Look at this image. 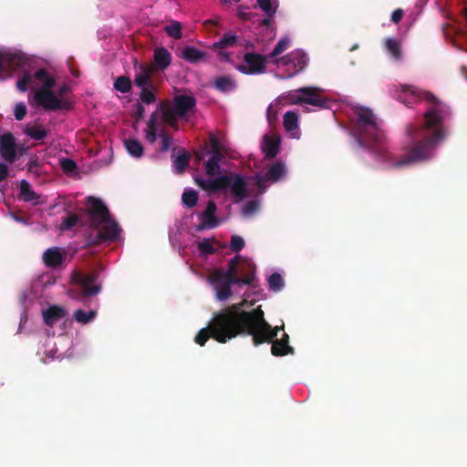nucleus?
Returning <instances> with one entry per match:
<instances>
[{
	"label": "nucleus",
	"mask_w": 467,
	"mask_h": 467,
	"mask_svg": "<svg viewBox=\"0 0 467 467\" xmlns=\"http://www.w3.org/2000/svg\"><path fill=\"white\" fill-rule=\"evenodd\" d=\"M136 71L134 74L133 83L134 86L140 88V101L146 105H150L156 102L157 86L152 80L154 72V66L140 64L135 66Z\"/></svg>",
	"instance_id": "obj_7"
},
{
	"label": "nucleus",
	"mask_w": 467,
	"mask_h": 467,
	"mask_svg": "<svg viewBox=\"0 0 467 467\" xmlns=\"http://www.w3.org/2000/svg\"><path fill=\"white\" fill-rule=\"evenodd\" d=\"M260 8L266 16H274L276 13V5H273L271 0H256Z\"/></svg>",
	"instance_id": "obj_43"
},
{
	"label": "nucleus",
	"mask_w": 467,
	"mask_h": 467,
	"mask_svg": "<svg viewBox=\"0 0 467 467\" xmlns=\"http://www.w3.org/2000/svg\"><path fill=\"white\" fill-rule=\"evenodd\" d=\"M394 98L407 107L426 100L431 107L423 114L422 123H411L406 127L408 142L403 146V155H392L385 147L382 121L375 113L364 107H357L355 134L358 144L368 148L394 169H402L431 158L437 145L445 138L443 121L450 109L433 94L416 87L402 85L390 89Z\"/></svg>",
	"instance_id": "obj_1"
},
{
	"label": "nucleus",
	"mask_w": 467,
	"mask_h": 467,
	"mask_svg": "<svg viewBox=\"0 0 467 467\" xmlns=\"http://www.w3.org/2000/svg\"><path fill=\"white\" fill-rule=\"evenodd\" d=\"M72 282L79 286L80 295L85 297L97 296L102 289L98 273L74 272Z\"/></svg>",
	"instance_id": "obj_9"
},
{
	"label": "nucleus",
	"mask_w": 467,
	"mask_h": 467,
	"mask_svg": "<svg viewBox=\"0 0 467 467\" xmlns=\"http://www.w3.org/2000/svg\"><path fill=\"white\" fill-rule=\"evenodd\" d=\"M78 220L79 219L77 214H71L63 219L60 224V229L62 231L70 230L78 223Z\"/></svg>",
	"instance_id": "obj_44"
},
{
	"label": "nucleus",
	"mask_w": 467,
	"mask_h": 467,
	"mask_svg": "<svg viewBox=\"0 0 467 467\" xmlns=\"http://www.w3.org/2000/svg\"><path fill=\"white\" fill-rule=\"evenodd\" d=\"M403 17V11L402 9H396L392 15H390V21L394 22V23H399L401 21Z\"/></svg>",
	"instance_id": "obj_53"
},
{
	"label": "nucleus",
	"mask_w": 467,
	"mask_h": 467,
	"mask_svg": "<svg viewBox=\"0 0 467 467\" xmlns=\"http://www.w3.org/2000/svg\"><path fill=\"white\" fill-rule=\"evenodd\" d=\"M211 148H212V156L223 157L220 150V144L218 139L213 135L211 137Z\"/></svg>",
	"instance_id": "obj_51"
},
{
	"label": "nucleus",
	"mask_w": 467,
	"mask_h": 467,
	"mask_svg": "<svg viewBox=\"0 0 467 467\" xmlns=\"http://www.w3.org/2000/svg\"><path fill=\"white\" fill-rule=\"evenodd\" d=\"M14 59L11 55L0 54V79H5L12 75Z\"/></svg>",
	"instance_id": "obj_24"
},
{
	"label": "nucleus",
	"mask_w": 467,
	"mask_h": 467,
	"mask_svg": "<svg viewBox=\"0 0 467 467\" xmlns=\"http://www.w3.org/2000/svg\"><path fill=\"white\" fill-rule=\"evenodd\" d=\"M198 249L202 254H213L216 252L214 246L207 239H203L202 242L198 243Z\"/></svg>",
	"instance_id": "obj_46"
},
{
	"label": "nucleus",
	"mask_w": 467,
	"mask_h": 467,
	"mask_svg": "<svg viewBox=\"0 0 467 467\" xmlns=\"http://www.w3.org/2000/svg\"><path fill=\"white\" fill-rule=\"evenodd\" d=\"M284 127L286 131H293L297 127V115L295 111H286L284 115Z\"/></svg>",
	"instance_id": "obj_36"
},
{
	"label": "nucleus",
	"mask_w": 467,
	"mask_h": 467,
	"mask_svg": "<svg viewBox=\"0 0 467 467\" xmlns=\"http://www.w3.org/2000/svg\"><path fill=\"white\" fill-rule=\"evenodd\" d=\"M180 57L189 63L196 64L200 61L207 59L209 57V54L207 52L197 49L195 47L186 46L182 48Z\"/></svg>",
	"instance_id": "obj_18"
},
{
	"label": "nucleus",
	"mask_w": 467,
	"mask_h": 467,
	"mask_svg": "<svg viewBox=\"0 0 467 467\" xmlns=\"http://www.w3.org/2000/svg\"><path fill=\"white\" fill-rule=\"evenodd\" d=\"M25 132L32 139L36 140H43L47 136V134H48L47 132V130H44L38 126L27 127L25 130Z\"/></svg>",
	"instance_id": "obj_40"
},
{
	"label": "nucleus",
	"mask_w": 467,
	"mask_h": 467,
	"mask_svg": "<svg viewBox=\"0 0 467 467\" xmlns=\"http://www.w3.org/2000/svg\"><path fill=\"white\" fill-rule=\"evenodd\" d=\"M239 16H240V18L244 19V20L248 19L247 14L244 13V12H239Z\"/></svg>",
	"instance_id": "obj_59"
},
{
	"label": "nucleus",
	"mask_w": 467,
	"mask_h": 467,
	"mask_svg": "<svg viewBox=\"0 0 467 467\" xmlns=\"http://www.w3.org/2000/svg\"><path fill=\"white\" fill-rule=\"evenodd\" d=\"M223 157L218 156H211L209 160L206 161V174L209 176H215L220 172V161Z\"/></svg>",
	"instance_id": "obj_34"
},
{
	"label": "nucleus",
	"mask_w": 467,
	"mask_h": 467,
	"mask_svg": "<svg viewBox=\"0 0 467 467\" xmlns=\"http://www.w3.org/2000/svg\"><path fill=\"white\" fill-rule=\"evenodd\" d=\"M60 166L66 173H72L77 169V163L70 158H62L60 160Z\"/></svg>",
	"instance_id": "obj_45"
},
{
	"label": "nucleus",
	"mask_w": 467,
	"mask_h": 467,
	"mask_svg": "<svg viewBox=\"0 0 467 467\" xmlns=\"http://www.w3.org/2000/svg\"><path fill=\"white\" fill-rule=\"evenodd\" d=\"M27 113V109L25 103L19 102L15 106L14 115L16 120H22Z\"/></svg>",
	"instance_id": "obj_48"
},
{
	"label": "nucleus",
	"mask_w": 467,
	"mask_h": 467,
	"mask_svg": "<svg viewBox=\"0 0 467 467\" xmlns=\"http://www.w3.org/2000/svg\"><path fill=\"white\" fill-rule=\"evenodd\" d=\"M196 105L194 97L189 95H176L172 99V103H162L161 110L162 111V119L164 122L178 130L179 119L186 118L187 114L192 112Z\"/></svg>",
	"instance_id": "obj_6"
},
{
	"label": "nucleus",
	"mask_w": 467,
	"mask_h": 467,
	"mask_svg": "<svg viewBox=\"0 0 467 467\" xmlns=\"http://www.w3.org/2000/svg\"><path fill=\"white\" fill-rule=\"evenodd\" d=\"M267 181L265 178V175L263 177V175H255V184L258 187V189L264 192L265 191V182Z\"/></svg>",
	"instance_id": "obj_52"
},
{
	"label": "nucleus",
	"mask_w": 467,
	"mask_h": 467,
	"mask_svg": "<svg viewBox=\"0 0 467 467\" xmlns=\"http://www.w3.org/2000/svg\"><path fill=\"white\" fill-rule=\"evenodd\" d=\"M96 316H97L96 310L84 311V310H80V308H78L77 311H75L74 315H73L75 320L78 323H80L82 325L88 324V322L93 320L96 317Z\"/></svg>",
	"instance_id": "obj_31"
},
{
	"label": "nucleus",
	"mask_w": 467,
	"mask_h": 467,
	"mask_svg": "<svg viewBox=\"0 0 467 467\" xmlns=\"http://www.w3.org/2000/svg\"><path fill=\"white\" fill-rule=\"evenodd\" d=\"M87 213L89 224L95 229H99L95 241L91 244H101L106 241H113L120 231L116 220L110 217L109 211L102 200L98 197H87Z\"/></svg>",
	"instance_id": "obj_4"
},
{
	"label": "nucleus",
	"mask_w": 467,
	"mask_h": 467,
	"mask_svg": "<svg viewBox=\"0 0 467 467\" xmlns=\"http://www.w3.org/2000/svg\"><path fill=\"white\" fill-rule=\"evenodd\" d=\"M191 155L190 153L182 152L175 157L173 160V170L177 174H181L185 171L190 164Z\"/></svg>",
	"instance_id": "obj_29"
},
{
	"label": "nucleus",
	"mask_w": 467,
	"mask_h": 467,
	"mask_svg": "<svg viewBox=\"0 0 467 467\" xmlns=\"http://www.w3.org/2000/svg\"><path fill=\"white\" fill-rule=\"evenodd\" d=\"M15 220L16 222H25L22 218L18 217V216H14Z\"/></svg>",
	"instance_id": "obj_60"
},
{
	"label": "nucleus",
	"mask_w": 467,
	"mask_h": 467,
	"mask_svg": "<svg viewBox=\"0 0 467 467\" xmlns=\"http://www.w3.org/2000/svg\"><path fill=\"white\" fill-rule=\"evenodd\" d=\"M269 343L272 344L271 346V354L279 357V356H285V355H293L294 349L289 345H286L285 343L278 340V338H273L272 341Z\"/></svg>",
	"instance_id": "obj_28"
},
{
	"label": "nucleus",
	"mask_w": 467,
	"mask_h": 467,
	"mask_svg": "<svg viewBox=\"0 0 467 467\" xmlns=\"http://www.w3.org/2000/svg\"><path fill=\"white\" fill-rule=\"evenodd\" d=\"M127 152L130 156L140 158L144 154V147L140 141L136 139H127L124 141Z\"/></svg>",
	"instance_id": "obj_27"
},
{
	"label": "nucleus",
	"mask_w": 467,
	"mask_h": 467,
	"mask_svg": "<svg viewBox=\"0 0 467 467\" xmlns=\"http://www.w3.org/2000/svg\"><path fill=\"white\" fill-rule=\"evenodd\" d=\"M213 86L221 92H227L236 88V82L231 76H221L215 78Z\"/></svg>",
	"instance_id": "obj_26"
},
{
	"label": "nucleus",
	"mask_w": 467,
	"mask_h": 467,
	"mask_svg": "<svg viewBox=\"0 0 467 467\" xmlns=\"http://www.w3.org/2000/svg\"><path fill=\"white\" fill-rule=\"evenodd\" d=\"M267 282L269 289L273 291H280L285 286L284 279L282 275L277 272L270 275Z\"/></svg>",
	"instance_id": "obj_35"
},
{
	"label": "nucleus",
	"mask_w": 467,
	"mask_h": 467,
	"mask_svg": "<svg viewBox=\"0 0 467 467\" xmlns=\"http://www.w3.org/2000/svg\"><path fill=\"white\" fill-rule=\"evenodd\" d=\"M290 40L287 36L282 37L277 45L274 47L273 50L269 53L267 57L275 58L277 56L282 54L289 47Z\"/></svg>",
	"instance_id": "obj_37"
},
{
	"label": "nucleus",
	"mask_w": 467,
	"mask_h": 467,
	"mask_svg": "<svg viewBox=\"0 0 467 467\" xmlns=\"http://www.w3.org/2000/svg\"><path fill=\"white\" fill-rule=\"evenodd\" d=\"M245 302L244 300L214 314L210 325L196 334L195 343L203 347L210 337L219 343H226L239 335L247 334L252 337L254 346H259L272 341L278 332L284 330V325L272 327L266 322L262 306L249 311L244 310Z\"/></svg>",
	"instance_id": "obj_2"
},
{
	"label": "nucleus",
	"mask_w": 467,
	"mask_h": 467,
	"mask_svg": "<svg viewBox=\"0 0 467 467\" xmlns=\"http://www.w3.org/2000/svg\"><path fill=\"white\" fill-rule=\"evenodd\" d=\"M69 91L70 88L68 86L62 85L57 88L56 96L60 99H64L63 97L67 95Z\"/></svg>",
	"instance_id": "obj_54"
},
{
	"label": "nucleus",
	"mask_w": 467,
	"mask_h": 467,
	"mask_svg": "<svg viewBox=\"0 0 467 467\" xmlns=\"http://www.w3.org/2000/svg\"><path fill=\"white\" fill-rule=\"evenodd\" d=\"M218 57L221 61L230 62L231 61V54L225 51L219 49Z\"/></svg>",
	"instance_id": "obj_55"
},
{
	"label": "nucleus",
	"mask_w": 467,
	"mask_h": 467,
	"mask_svg": "<svg viewBox=\"0 0 467 467\" xmlns=\"http://www.w3.org/2000/svg\"><path fill=\"white\" fill-rule=\"evenodd\" d=\"M237 41V36L234 33H225L221 39L213 45L215 50L223 49L227 47H234Z\"/></svg>",
	"instance_id": "obj_30"
},
{
	"label": "nucleus",
	"mask_w": 467,
	"mask_h": 467,
	"mask_svg": "<svg viewBox=\"0 0 467 467\" xmlns=\"http://www.w3.org/2000/svg\"><path fill=\"white\" fill-rule=\"evenodd\" d=\"M196 183L203 190L211 191L213 192L223 191V187L225 186L226 178L222 177L220 175L219 177H216L214 179L208 178H196Z\"/></svg>",
	"instance_id": "obj_17"
},
{
	"label": "nucleus",
	"mask_w": 467,
	"mask_h": 467,
	"mask_svg": "<svg viewBox=\"0 0 467 467\" xmlns=\"http://www.w3.org/2000/svg\"><path fill=\"white\" fill-rule=\"evenodd\" d=\"M262 150L265 157L269 159L276 157L280 150V139L265 135L264 138Z\"/></svg>",
	"instance_id": "obj_21"
},
{
	"label": "nucleus",
	"mask_w": 467,
	"mask_h": 467,
	"mask_svg": "<svg viewBox=\"0 0 467 467\" xmlns=\"http://www.w3.org/2000/svg\"><path fill=\"white\" fill-rule=\"evenodd\" d=\"M279 340L285 343L286 345H289V336L286 333H284Z\"/></svg>",
	"instance_id": "obj_58"
},
{
	"label": "nucleus",
	"mask_w": 467,
	"mask_h": 467,
	"mask_svg": "<svg viewBox=\"0 0 467 467\" xmlns=\"http://www.w3.org/2000/svg\"><path fill=\"white\" fill-rule=\"evenodd\" d=\"M42 259L46 265L52 268H56L62 265L64 256L61 253L60 248L52 247L48 248L47 251L43 253Z\"/></svg>",
	"instance_id": "obj_19"
},
{
	"label": "nucleus",
	"mask_w": 467,
	"mask_h": 467,
	"mask_svg": "<svg viewBox=\"0 0 467 467\" xmlns=\"http://www.w3.org/2000/svg\"><path fill=\"white\" fill-rule=\"evenodd\" d=\"M26 152V148L23 145H16V154H24Z\"/></svg>",
	"instance_id": "obj_56"
},
{
	"label": "nucleus",
	"mask_w": 467,
	"mask_h": 467,
	"mask_svg": "<svg viewBox=\"0 0 467 467\" xmlns=\"http://www.w3.org/2000/svg\"><path fill=\"white\" fill-rule=\"evenodd\" d=\"M159 127V113L158 111H152L150 119L147 122V128L145 130V139L150 144H153L156 141L157 136L161 139V152H167L172 143V138L165 130L158 131Z\"/></svg>",
	"instance_id": "obj_10"
},
{
	"label": "nucleus",
	"mask_w": 467,
	"mask_h": 467,
	"mask_svg": "<svg viewBox=\"0 0 467 467\" xmlns=\"http://www.w3.org/2000/svg\"><path fill=\"white\" fill-rule=\"evenodd\" d=\"M274 64L284 67L280 78L288 79L306 68L307 66V57L304 52L295 51L281 58H275Z\"/></svg>",
	"instance_id": "obj_8"
},
{
	"label": "nucleus",
	"mask_w": 467,
	"mask_h": 467,
	"mask_svg": "<svg viewBox=\"0 0 467 467\" xmlns=\"http://www.w3.org/2000/svg\"><path fill=\"white\" fill-rule=\"evenodd\" d=\"M131 80L127 76H119L113 83V88L120 91L121 93H128L131 90Z\"/></svg>",
	"instance_id": "obj_33"
},
{
	"label": "nucleus",
	"mask_w": 467,
	"mask_h": 467,
	"mask_svg": "<svg viewBox=\"0 0 467 467\" xmlns=\"http://www.w3.org/2000/svg\"><path fill=\"white\" fill-rule=\"evenodd\" d=\"M66 314L67 312L64 308L57 306H53L43 311L42 317L45 324L49 327H53L59 320H61L66 316Z\"/></svg>",
	"instance_id": "obj_20"
},
{
	"label": "nucleus",
	"mask_w": 467,
	"mask_h": 467,
	"mask_svg": "<svg viewBox=\"0 0 467 467\" xmlns=\"http://www.w3.org/2000/svg\"><path fill=\"white\" fill-rule=\"evenodd\" d=\"M166 34L178 40L182 38V25L179 22L172 21L170 25L165 26Z\"/></svg>",
	"instance_id": "obj_39"
},
{
	"label": "nucleus",
	"mask_w": 467,
	"mask_h": 467,
	"mask_svg": "<svg viewBox=\"0 0 467 467\" xmlns=\"http://www.w3.org/2000/svg\"><path fill=\"white\" fill-rule=\"evenodd\" d=\"M0 156L13 163L16 159V144L13 133L0 135Z\"/></svg>",
	"instance_id": "obj_16"
},
{
	"label": "nucleus",
	"mask_w": 467,
	"mask_h": 467,
	"mask_svg": "<svg viewBox=\"0 0 467 467\" xmlns=\"http://www.w3.org/2000/svg\"><path fill=\"white\" fill-rule=\"evenodd\" d=\"M244 246V239L239 235H233L230 239V249L235 253L240 252Z\"/></svg>",
	"instance_id": "obj_47"
},
{
	"label": "nucleus",
	"mask_w": 467,
	"mask_h": 467,
	"mask_svg": "<svg viewBox=\"0 0 467 467\" xmlns=\"http://www.w3.org/2000/svg\"><path fill=\"white\" fill-rule=\"evenodd\" d=\"M19 198L37 204L39 195L32 190L30 183L24 179L19 182Z\"/></svg>",
	"instance_id": "obj_23"
},
{
	"label": "nucleus",
	"mask_w": 467,
	"mask_h": 467,
	"mask_svg": "<svg viewBox=\"0 0 467 467\" xmlns=\"http://www.w3.org/2000/svg\"><path fill=\"white\" fill-rule=\"evenodd\" d=\"M464 19H465L466 24H467V7L464 8Z\"/></svg>",
	"instance_id": "obj_61"
},
{
	"label": "nucleus",
	"mask_w": 467,
	"mask_h": 467,
	"mask_svg": "<svg viewBox=\"0 0 467 467\" xmlns=\"http://www.w3.org/2000/svg\"><path fill=\"white\" fill-rule=\"evenodd\" d=\"M234 258H238L236 261V274L239 279H249L250 285L253 286L256 281V265L244 259L241 255L237 254Z\"/></svg>",
	"instance_id": "obj_15"
},
{
	"label": "nucleus",
	"mask_w": 467,
	"mask_h": 467,
	"mask_svg": "<svg viewBox=\"0 0 467 467\" xmlns=\"http://www.w3.org/2000/svg\"><path fill=\"white\" fill-rule=\"evenodd\" d=\"M8 175H9V170H8V167L5 163L4 162H0V183L6 180L8 178ZM5 191V186L0 184V192H4Z\"/></svg>",
	"instance_id": "obj_50"
},
{
	"label": "nucleus",
	"mask_w": 467,
	"mask_h": 467,
	"mask_svg": "<svg viewBox=\"0 0 467 467\" xmlns=\"http://www.w3.org/2000/svg\"><path fill=\"white\" fill-rule=\"evenodd\" d=\"M131 116L133 117L135 122H140V120L143 119L145 116V108L142 102L137 101L132 106Z\"/></svg>",
	"instance_id": "obj_41"
},
{
	"label": "nucleus",
	"mask_w": 467,
	"mask_h": 467,
	"mask_svg": "<svg viewBox=\"0 0 467 467\" xmlns=\"http://www.w3.org/2000/svg\"><path fill=\"white\" fill-rule=\"evenodd\" d=\"M273 16H266L265 19L262 21V25L270 26L272 23Z\"/></svg>",
	"instance_id": "obj_57"
},
{
	"label": "nucleus",
	"mask_w": 467,
	"mask_h": 467,
	"mask_svg": "<svg viewBox=\"0 0 467 467\" xmlns=\"http://www.w3.org/2000/svg\"><path fill=\"white\" fill-rule=\"evenodd\" d=\"M385 47H386L387 51L389 52V54H391L395 59H397V60L400 59L401 48H400V44L399 43V41H397L396 39H393V38H388L385 41Z\"/></svg>",
	"instance_id": "obj_32"
},
{
	"label": "nucleus",
	"mask_w": 467,
	"mask_h": 467,
	"mask_svg": "<svg viewBox=\"0 0 467 467\" xmlns=\"http://www.w3.org/2000/svg\"><path fill=\"white\" fill-rule=\"evenodd\" d=\"M259 210V202L256 200L248 201L243 207L242 213L244 217L252 216Z\"/></svg>",
	"instance_id": "obj_42"
},
{
	"label": "nucleus",
	"mask_w": 467,
	"mask_h": 467,
	"mask_svg": "<svg viewBox=\"0 0 467 467\" xmlns=\"http://www.w3.org/2000/svg\"><path fill=\"white\" fill-rule=\"evenodd\" d=\"M266 57L254 52H246L244 55V65H239L236 68L245 75L262 74L266 68Z\"/></svg>",
	"instance_id": "obj_12"
},
{
	"label": "nucleus",
	"mask_w": 467,
	"mask_h": 467,
	"mask_svg": "<svg viewBox=\"0 0 467 467\" xmlns=\"http://www.w3.org/2000/svg\"><path fill=\"white\" fill-rule=\"evenodd\" d=\"M217 206L214 201L210 200L206 204V210L199 215V224L196 226L197 231L204 229H213L219 224L216 218Z\"/></svg>",
	"instance_id": "obj_14"
},
{
	"label": "nucleus",
	"mask_w": 467,
	"mask_h": 467,
	"mask_svg": "<svg viewBox=\"0 0 467 467\" xmlns=\"http://www.w3.org/2000/svg\"><path fill=\"white\" fill-rule=\"evenodd\" d=\"M153 57L155 66L161 69L169 67L171 63V55L164 47H156L154 49Z\"/></svg>",
	"instance_id": "obj_22"
},
{
	"label": "nucleus",
	"mask_w": 467,
	"mask_h": 467,
	"mask_svg": "<svg viewBox=\"0 0 467 467\" xmlns=\"http://www.w3.org/2000/svg\"><path fill=\"white\" fill-rule=\"evenodd\" d=\"M303 96L297 97L294 102L299 104H308L317 108L325 109L327 107V101L321 98L317 88H300L297 89Z\"/></svg>",
	"instance_id": "obj_13"
},
{
	"label": "nucleus",
	"mask_w": 467,
	"mask_h": 467,
	"mask_svg": "<svg viewBox=\"0 0 467 467\" xmlns=\"http://www.w3.org/2000/svg\"><path fill=\"white\" fill-rule=\"evenodd\" d=\"M182 201L184 205L192 208L197 204L198 193L194 190H186L182 195Z\"/></svg>",
	"instance_id": "obj_38"
},
{
	"label": "nucleus",
	"mask_w": 467,
	"mask_h": 467,
	"mask_svg": "<svg viewBox=\"0 0 467 467\" xmlns=\"http://www.w3.org/2000/svg\"><path fill=\"white\" fill-rule=\"evenodd\" d=\"M238 258H232L228 261L226 270L214 268L209 275L208 280L215 291L217 300L223 302L233 296V285L242 286L250 285L249 279H239L236 274V261Z\"/></svg>",
	"instance_id": "obj_5"
},
{
	"label": "nucleus",
	"mask_w": 467,
	"mask_h": 467,
	"mask_svg": "<svg viewBox=\"0 0 467 467\" xmlns=\"http://www.w3.org/2000/svg\"><path fill=\"white\" fill-rule=\"evenodd\" d=\"M222 178H226L223 191L230 190V195H232L235 202H240L247 197V182L244 176L234 173L222 175Z\"/></svg>",
	"instance_id": "obj_11"
},
{
	"label": "nucleus",
	"mask_w": 467,
	"mask_h": 467,
	"mask_svg": "<svg viewBox=\"0 0 467 467\" xmlns=\"http://www.w3.org/2000/svg\"><path fill=\"white\" fill-rule=\"evenodd\" d=\"M278 114V104H270L266 109V117L268 122L272 124L276 120V115Z\"/></svg>",
	"instance_id": "obj_49"
},
{
	"label": "nucleus",
	"mask_w": 467,
	"mask_h": 467,
	"mask_svg": "<svg viewBox=\"0 0 467 467\" xmlns=\"http://www.w3.org/2000/svg\"><path fill=\"white\" fill-rule=\"evenodd\" d=\"M56 86L55 78L46 68H38L32 75L26 72L16 81V88L25 92L31 88L35 90L33 96L29 95V103L33 102L41 107L44 110H69L72 109V103L67 99H60L52 90Z\"/></svg>",
	"instance_id": "obj_3"
},
{
	"label": "nucleus",
	"mask_w": 467,
	"mask_h": 467,
	"mask_svg": "<svg viewBox=\"0 0 467 467\" xmlns=\"http://www.w3.org/2000/svg\"><path fill=\"white\" fill-rule=\"evenodd\" d=\"M285 174V164L277 161L273 165H271L266 172L265 178L267 181L272 182H276L280 179H282Z\"/></svg>",
	"instance_id": "obj_25"
}]
</instances>
